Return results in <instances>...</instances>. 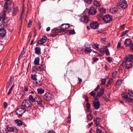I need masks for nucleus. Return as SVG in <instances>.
Returning <instances> with one entry per match:
<instances>
[{
    "label": "nucleus",
    "instance_id": "nucleus-38",
    "mask_svg": "<svg viewBox=\"0 0 133 133\" xmlns=\"http://www.w3.org/2000/svg\"><path fill=\"white\" fill-rule=\"evenodd\" d=\"M107 48H106L105 47L101 48L100 49V52L101 53H104L106 51V49Z\"/></svg>",
    "mask_w": 133,
    "mask_h": 133
},
{
    "label": "nucleus",
    "instance_id": "nucleus-61",
    "mask_svg": "<svg viewBox=\"0 0 133 133\" xmlns=\"http://www.w3.org/2000/svg\"><path fill=\"white\" fill-rule=\"evenodd\" d=\"M130 50L133 51V43L130 46Z\"/></svg>",
    "mask_w": 133,
    "mask_h": 133
},
{
    "label": "nucleus",
    "instance_id": "nucleus-36",
    "mask_svg": "<svg viewBox=\"0 0 133 133\" xmlns=\"http://www.w3.org/2000/svg\"><path fill=\"white\" fill-rule=\"evenodd\" d=\"M5 12H3L1 16L0 17V22L1 21L2 19L4 20L5 17Z\"/></svg>",
    "mask_w": 133,
    "mask_h": 133
},
{
    "label": "nucleus",
    "instance_id": "nucleus-53",
    "mask_svg": "<svg viewBox=\"0 0 133 133\" xmlns=\"http://www.w3.org/2000/svg\"><path fill=\"white\" fill-rule=\"evenodd\" d=\"M7 104L6 102H4L3 104L4 108H6L7 107Z\"/></svg>",
    "mask_w": 133,
    "mask_h": 133
},
{
    "label": "nucleus",
    "instance_id": "nucleus-62",
    "mask_svg": "<svg viewBox=\"0 0 133 133\" xmlns=\"http://www.w3.org/2000/svg\"><path fill=\"white\" fill-rule=\"evenodd\" d=\"M98 59H99L98 58H97L95 57V58H94V62H96V61L98 60Z\"/></svg>",
    "mask_w": 133,
    "mask_h": 133
},
{
    "label": "nucleus",
    "instance_id": "nucleus-7",
    "mask_svg": "<svg viewBox=\"0 0 133 133\" xmlns=\"http://www.w3.org/2000/svg\"><path fill=\"white\" fill-rule=\"evenodd\" d=\"M26 111V110L25 108H20L16 110V113L19 116H21Z\"/></svg>",
    "mask_w": 133,
    "mask_h": 133
},
{
    "label": "nucleus",
    "instance_id": "nucleus-9",
    "mask_svg": "<svg viewBox=\"0 0 133 133\" xmlns=\"http://www.w3.org/2000/svg\"><path fill=\"white\" fill-rule=\"evenodd\" d=\"M99 24L97 22H92L90 24L91 28L92 29H96L99 27Z\"/></svg>",
    "mask_w": 133,
    "mask_h": 133
},
{
    "label": "nucleus",
    "instance_id": "nucleus-52",
    "mask_svg": "<svg viewBox=\"0 0 133 133\" xmlns=\"http://www.w3.org/2000/svg\"><path fill=\"white\" fill-rule=\"evenodd\" d=\"M122 97L124 99H127L128 98V96L127 95H125L124 96H123L122 94Z\"/></svg>",
    "mask_w": 133,
    "mask_h": 133
},
{
    "label": "nucleus",
    "instance_id": "nucleus-10",
    "mask_svg": "<svg viewBox=\"0 0 133 133\" xmlns=\"http://www.w3.org/2000/svg\"><path fill=\"white\" fill-rule=\"evenodd\" d=\"M125 61L133 63V55L128 54L126 55L125 57Z\"/></svg>",
    "mask_w": 133,
    "mask_h": 133
},
{
    "label": "nucleus",
    "instance_id": "nucleus-35",
    "mask_svg": "<svg viewBox=\"0 0 133 133\" xmlns=\"http://www.w3.org/2000/svg\"><path fill=\"white\" fill-rule=\"evenodd\" d=\"M8 2H5V4H4V11L5 12L8 9ZM5 13V12H4Z\"/></svg>",
    "mask_w": 133,
    "mask_h": 133
},
{
    "label": "nucleus",
    "instance_id": "nucleus-30",
    "mask_svg": "<svg viewBox=\"0 0 133 133\" xmlns=\"http://www.w3.org/2000/svg\"><path fill=\"white\" fill-rule=\"evenodd\" d=\"M28 98L29 99V100L31 101L32 102H35V97L34 98L31 95H30L29 96Z\"/></svg>",
    "mask_w": 133,
    "mask_h": 133
},
{
    "label": "nucleus",
    "instance_id": "nucleus-34",
    "mask_svg": "<svg viewBox=\"0 0 133 133\" xmlns=\"http://www.w3.org/2000/svg\"><path fill=\"white\" fill-rule=\"evenodd\" d=\"M37 76L36 74L32 75L31 78L32 80L36 81L37 80Z\"/></svg>",
    "mask_w": 133,
    "mask_h": 133
},
{
    "label": "nucleus",
    "instance_id": "nucleus-14",
    "mask_svg": "<svg viewBox=\"0 0 133 133\" xmlns=\"http://www.w3.org/2000/svg\"><path fill=\"white\" fill-rule=\"evenodd\" d=\"M10 5L12 6V8H13V11H12V15L13 16H15L18 12V8H14L13 6L14 4L13 3L11 2L10 3Z\"/></svg>",
    "mask_w": 133,
    "mask_h": 133
},
{
    "label": "nucleus",
    "instance_id": "nucleus-41",
    "mask_svg": "<svg viewBox=\"0 0 133 133\" xmlns=\"http://www.w3.org/2000/svg\"><path fill=\"white\" fill-rule=\"evenodd\" d=\"M129 31L128 30H126L122 32L121 33V36H123L126 33H128Z\"/></svg>",
    "mask_w": 133,
    "mask_h": 133
},
{
    "label": "nucleus",
    "instance_id": "nucleus-26",
    "mask_svg": "<svg viewBox=\"0 0 133 133\" xmlns=\"http://www.w3.org/2000/svg\"><path fill=\"white\" fill-rule=\"evenodd\" d=\"M39 58L38 57H36L34 62V64L36 65H38L39 64Z\"/></svg>",
    "mask_w": 133,
    "mask_h": 133
},
{
    "label": "nucleus",
    "instance_id": "nucleus-12",
    "mask_svg": "<svg viewBox=\"0 0 133 133\" xmlns=\"http://www.w3.org/2000/svg\"><path fill=\"white\" fill-rule=\"evenodd\" d=\"M36 101L38 104H41L42 103V99L39 96L36 95L35 96V102Z\"/></svg>",
    "mask_w": 133,
    "mask_h": 133
},
{
    "label": "nucleus",
    "instance_id": "nucleus-27",
    "mask_svg": "<svg viewBox=\"0 0 133 133\" xmlns=\"http://www.w3.org/2000/svg\"><path fill=\"white\" fill-rule=\"evenodd\" d=\"M15 122L17 124V125L19 126H22L23 124L22 121L19 119H16L15 120Z\"/></svg>",
    "mask_w": 133,
    "mask_h": 133
},
{
    "label": "nucleus",
    "instance_id": "nucleus-32",
    "mask_svg": "<svg viewBox=\"0 0 133 133\" xmlns=\"http://www.w3.org/2000/svg\"><path fill=\"white\" fill-rule=\"evenodd\" d=\"M122 82L121 80H118L117 81L116 83V85L117 87L120 86L122 84Z\"/></svg>",
    "mask_w": 133,
    "mask_h": 133
},
{
    "label": "nucleus",
    "instance_id": "nucleus-54",
    "mask_svg": "<svg viewBox=\"0 0 133 133\" xmlns=\"http://www.w3.org/2000/svg\"><path fill=\"white\" fill-rule=\"evenodd\" d=\"M86 107H87V108H90V104L89 102H87V103Z\"/></svg>",
    "mask_w": 133,
    "mask_h": 133
},
{
    "label": "nucleus",
    "instance_id": "nucleus-50",
    "mask_svg": "<svg viewBox=\"0 0 133 133\" xmlns=\"http://www.w3.org/2000/svg\"><path fill=\"white\" fill-rule=\"evenodd\" d=\"M24 52L23 51H22L21 54L20 55L18 58V60L20 59L22 57L23 55Z\"/></svg>",
    "mask_w": 133,
    "mask_h": 133
},
{
    "label": "nucleus",
    "instance_id": "nucleus-58",
    "mask_svg": "<svg viewBox=\"0 0 133 133\" xmlns=\"http://www.w3.org/2000/svg\"><path fill=\"white\" fill-rule=\"evenodd\" d=\"M84 1L86 3H90L92 2V0H84Z\"/></svg>",
    "mask_w": 133,
    "mask_h": 133
},
{
    "label": "nucleus",
    "instance_id": "nucleus-57",
    "mask_svg": "<svg viewBox=\"0 0 133 133\" xmlns=\"http://www.w3.org/2000/svg\"><path fill=\"white\" fill-rule=\"evenodd\" d=\"M69 33L70 34H74L75 33L74 30H69Z\"/></svg>",
    "mask_w": 133,
    "mask_h": 133
},
{
    "label": "nucleus",
    "instance_id": "nucleus-46",
    "mask_svg": "<svg viewBox=\"0 0 133 133\" xmlns=\"http://www.w3.org/2000/svg\"><path fill=\"white\" fill-rule=\"evenodd\" d=\"M127 101L129 103L132 102L133 103V99L132 98H128L127 99Z\"/></svg>",
    "mask_w": 133,
    "mask_h": 133
},
{
    "label": "nucleus",
    "instance_id": "nucleus-17",
    "mask_svg": "<svg viewBox=\"0 0 133 133\" xmlns=\"http://www.w3.org/2000/svg\"><path fill=\"white\" fill-rule=\"evenodd\" d=\"M69 24H63L61 25V29L64 31L65 29H67L70 27Z\"/></svg>",
    "mask_w": 133,
    "mask_h": 133
},
{
    "label": "nucleus",
    "instance_id": "nucleus-37",
    "mask_svg": "<svg viewBox=\"0 0 133 133\" xmlns=\"http://www.w3.org/2000/svg\"><path fill=\"white\" fill-rule=\"evenodd\" d=\"M101 42L104 44H105L108 42L107 40L105 38H101Z\"/></svg>",
    "mask_w": 133,
    "mask_h": 133
},
{
    "label": "nucleus",
    "instance_id": "nucleus-33",
    "mask_svg": "<svg viewBox=\"0 0 133 133\" xmlns=\"http://www.w3.org/2000/svg\"><path fill=\"white\" fill-rule=\"evenodd\" d=\"M110 95V94L108 93L107 95L105 96L104 97L106 101H108L109 100Z\"/></svg>",
    "mask_w": 133,
    "mask_h": 133
},
{
    "label": "nucleus",
    "instance_id": "nucleus-60",
    "mask_svg": "<svg viewBox=\"0 0 133 133\" xmlns=\"http://www.w3.org/2000/svg\"><path fill=\"white\" fill-rule=\"evenodd\" d=\"M71 117L70 116H69L68 117V122L69 123H70V121H71Z\"/></svg>",
    "mask_w": 133,
    "mask_h": 133
},
{
    "label": "nucleus",
    "instance_id": "nucleus-23",
    "mask_svg": "<svg viewBox=\"0 0 133 133\" xmlns=\"http://www.w3.org/2000/svg\"><path fill=\"white\" fill-rule=\"evenodd\" d=\"M38 93L39 94H42L44 93V90L42 88H39L37 89Z\"/></svg>",
    "mask_w": 133,
    "mask_h": 133
},
{
    "label": "nucleus",
    "instance_id": "nucleus-56",
    "mask_svg": "<svg viewBox=\"0 0 133 133\" xmlns=\"http://www.w3.org/2000/svg\"><path fill=\"white\" fill-rule=\"evenodd\" d=\"M12 90V89H11V88L10 89L8 93V95H9L11 93Z\"/></svg>",
    "mask_w": 133,
    "mask_h": 133
},
{
    "label": "nucleus",
    "instance_id": "nucleus-8",
    "mask_svg": "<svg viewBox=\"0 0 133 133\" xmlns=\"http://www.w3.org/2000/svg\"><path fill=\"white\" fill-rule=\"evenodd\" d=\"M130 62L125 61L122 62V65L128 69H130L131 67L132 64Z\"/></svg>",
    "mask_w": 133,
    "mask_h": 133
},
{
    "label": "nucleus",
    "instance_id": "nucleus-22",
    "mask_svg": "<svg viewBox=\"0 0 133 133\" xmlns=\"http://www.w3.org/2000/svg\"><path fill=\"white\" fill-rule=\"evenodd\" d=\"M80 20L81 21L85 22H88L89 21L88 17L87 16L82 17L80 18Z\"/></svg>",
    "mask_w": 133,
    "mask_h": 133
},
{
    "label": "nucleus",
    "instance_id": "nucleus-5",
    "mask_svg": "<svg viewBox=\"0 0 133 133\" xmlns=\"http://www.w3.org/2000/svg\"><path fill=\"white\" fill-rule=\"evenodd\" d=\"M6 131L9 132H17L18 130L16 127H13L11 125L7 126L5 129Z\"/></svg>",
    "mask_w": 133,
    "mask_h": 133
},
{
    "label": "nucleus",
    "instance_id": "nucleus-20",
    "mask_svg": "<svg viewBox=\"0 0 133 133\" xmlns=\"http://www.w3.org/2000/svg\"><path fill=\"white\" fill-rule=\"evenodd\" d=\"M14 78L11 77L9 79L6 85L8 88L12 84V82Z\"/></svg>",
    "mask_w": 133,
    "mask_h": 133
},
{
    "label": "nucleus",
    "instance_id": "nucleus-24",
    "mask_svg": "<svg viewBox=\"0 0 133 133\" xmlns=\"http://www.w3.org/2000/svg\"><path fill=\"white\" fill-rule=\"evenodd\" d=\"M41 48L39 47H36L35 48V53L36 54L39 55L41 53Z\"/></svg>",
    "mask_w": 133,
    "mask_h": 133
},
{
    "label": "nucleus",
    "instance_id": "nucleus-16",
    "mask_svg": "<svg viewBox=\"0 0 133 133\" xmlns=\"http://www.w3.org/2000/svg\"><path fill=\"white\" fill-rule=\"evenodd\" d=\"M132 42V40L130 39L127 38L125 39L124 44L126 46H128L129 45H130Z\"/></svg>",
    "mask_w": 133,
    "mask_h": 133
},
{
    "label": "nucleus",
    "instance_id": "nucleus-45",
    "mask_svg": "<svg viewBox=\"0 0 133 133\" xmlns=\"http://www.w3.org/2000/svg\"><path fill=\"white\" fill-rule=\"evenodd\" d=\"M32 21L30 20H29V22L28 23V27H30L32 25Z\"/></svg>",
    "mask_w": 133,
    "mask_h": 133
},
{
    "label": "nucleus",
    "instance_id": "nucleus-11",
    "mask_svg": "<svg viewBox=\"0 0 133 133\" xmlns=\"http://www.w3.org/2000/svg\"><path fill=\"white\" fill-rule=\"evenodd\" d=\"M47 38L46 37H43L42 38L40 39L38 41V42L37 43L36 45L37 46H38L39 44H42L45 42H46Z\"/></svg>",
    "mask_w": 133,
    "mask_h": 133
},
{
    "label": "nucleus",
    "instance_id": "nucleus-15",
    "mask_svg": "<svg viewBox=\"0 0 133 133\" xmlns=\"http://www.w3.org/2000/svg\"><path fill=\"white\" fill-rule=\"evenodd\" d=\"M96 10L92 7H90L89 9L88 12L91 15H95L96 12Z\"/></svg>",
    "mask_w": 133,
    "mask_h": 133
},
{
    "label": "nucleus",
    "instance_id": "nucleus-47",
    "mask_svg": "<svg viewBox=\"0 0 133 133\" xmlns=\"http://www.w3.org/2000/svg\"><path fill=\"white\" fill-rule=\"evenodd\" d=\"M106 55H108L110 54L109 50L108 48L106 49V51H105Z\"/></svg>",
    "mask_w": 133,
    "mask_h": 133
},
{
    "label": "nucleus",
    "instance_id": "nucleus-63",
    "mask_svg": "<svg viewBox=\"0 0 133 133\" xmlns=\"http://www.w3.org/2000/svg\"><path fill=\"white\" fill-rule=\"evenodd\" d=\"M121 45V43H119L117 45V48H120Z\"/></svg>",
    "mask_w": 133,
    "mask_h": 133
},
{
    "label": "nucleus",
    "instance_id": "nucleus-42",
    "mask_svg": "<svg viewBox=\"0 0 133 133\" xmlns=\"http://www.w3.org/2000/svg\"><path fill=\"white\" fill-rule=\"evenodd\" d=\"M106 81L105 79H102L101 80V84L102 85H104L105 84Z\"/></svg>",
    "mask_w": 133,
    "mask_h": 133
},
{
    "label": "nucleus",
    "instance_id": "nucleus-2",
    "mask_svg": "<svg viewBox=\"0 0 133 133\" xmlns=\"http://www.w3.org/2000/svg\"><path fill=\"white\" fill-rule=\"evenodd\" d=\"M32 105L31 101L29 100H24L22 103V107L25 109L31 108Z\"/></svg>",
    "mask_w": 133,
    "mask_h": 133
},
{
    "label": "nucleus",
    "instance_id": "nucleus-28",
    "mask_svg": "<svg viewBox=\"0 0 133 133\" xmlns=\"http://www.w3.org/2000/svg\"><path fill=\"white\" fill-rule=\"evenodd\" d=\"M34 83L35 85L38 86H41L42 84V82L41 81H39L38 82L36 81L34 82Z\"/></svg>",
    "mask_w": 133,
    "mask_h": 133
},
{
    "label": "nucleus",
    "instance_id": "nucleus-43",
    "mask_svg": "<svg viewBox=\"0 0 133 133\" xmlns=\"http://www.w3.org/2000/svg\"><path fill=\"white\" fill-rule=\"evenodd\" d=\"M63 31L62 29H57L55 30V32L56 33L60 32H62Z\"/></svg>",
    "mask_w": 133,
    "mask_h": 133
},
{
    "label": "nucleus",
    "instance_id": "nucleus-40",
    "mask_svg": "<svg viewBox=\"0 0 133 133\" xmlns=\"http://www.w3.org/2000/svg\"><path fill=\"white\" fill-rule=\"evenodd\" d=\"M113 81V79L112 78H110L109 80V81L107 83V85H110L112 83Z\"/></svg>",
    "mask_w": 133,
    "mask_h": 133
},
{
    "label": "nucleus",
    "instance_id": "nucleus-64",
    "mask_svg": "<svg viewBox=\"0 0 133 133\" xmlns=\"http://www.w3.org/2000/svg\"><path fill=\"white\" fill-rule=\"evenodd\" d=\"M110 43H109L107 44V46H105V48H107V47H110Z\"/></svg>",
    "mask_w": 133,
    "mask_h": 133
},
{
    "label": "nucleus",
    "instance_id": "nucleus-49",
    "mask_svg": "<svg viewBox=\"0 0 133 133\" xmlns=\"http://www.w3.org/2000/svg\"><path fill=\"white\" fill-rule=\"evenodd\" d=\"M117 72L116 71H115L113 72L112 74V76L113 78H115L116 77V75L117 74Z\"/></svg>",
    "mask_w": 133,
    "mask_h": 133
},
{
    "label": "nucleus",
    "instance_id": "nucleus-21",
    "mask_svg": "<svg viewBox=\"0 0 133 133\" xmlns=\"http://www.w3.org/2000/svg\"><path fill=\"white\" fill-rule=\"evenodd\" d=\"M35 69L39 71H42L44 70V66L41 65L40 66L35 67Z\"/></svg>",
    "mask_w": 133,
    "mask_h": 133
},
{
    "label": "nucleus",
    "instance_id": "nucleus-29",
    "mask_svg": "<svg viewBox=\"0 0 133 133\" xmlns=\"http://www.w3.org/2000/svg\"><path fill=\"white\" fill-rule=\"evenodd\" d=\"M94 4L95 6L97 7H99L101 5V3L99 2L96 1L94 2Z\"/></svg>",
    "mask_w": 133,
    "mask_h": 133
},
{
    "label": "nucleus",
    "instance_id": "nucleus-13",
    "mask_svg": "<svg viewBox=\"0 0 133 133\" xmlns=\"http://www.w3.org/2000/svg\"><path fill=\"white\" fill-rule=\"evenodd\" d=\"M91 46L92 45L91 44H90L88 45L87 44H86L85 45V49L84 51L88 52H91L92 50L90 48L91 47Z\"/></svg>",
    "mask_w": 133,
    "mask_h": 133
},
{
    "label": "nucleus",
    "instance_id": "nucleus-44",
    "mask_svg": "<svg viewBox=\"0 0 133 133\" xmlns=\"http://www.w3.org/2000/svg\"><path fill=\"white\" fill-rule=\"evenodd\" d=\"M128 94L130 96L133 97V92L131 90H128Z\"/></svg>",
    "mask_w": 133,
    "mask_h": 133
},
{
    "label": "nucleus",
    "instance_id": "nucleus-59",
    "mask_svg": "<svg viewBox=\"0 0 133 133\" xmlns=\"http://www.w3.org/2000/svg\"><path fill=\"white\" fill-rule=\"evenodd\" d=\"M99 88V85H98L97 86V87L95 89V90H94L96 91H97L98 89Z\"/></svg>",
    "mask_w": 133,
    "mask_h": 133
},
{
    "label": "nucleus",
    "instance_id": "nucleus-1",
    "mask_svg": "<svg viewBox=\"0 0 133 133\" xmlns=\"http://www.w3.org/2000/svg\"><path fill=\"white\" fill-rule=\"evenodd\" d=\"M97 17L99 20H100V18H101L106 23H109L112 19V17L108 15H106L103 17L102 15H100Z\"/></svg>",
    "mask_w": 133,
    "mask_h": 133
},
{
    "label": "nucleus",
    "instance_id": "nucleus-51",
    "mask_svg": "<svg viewBox=\"0 0 133 133\" xmlns=\"http://www.w3.org/2000/svg\"><path fill=\"white\" fill-rule=\"evenodd\" d=\"M90 94L91 95L94 97L95 95L96 94L93 91H92L90 93Z\"/></svg>",
    "mask_w": 133,
    "mask_h": 133
},
{
    "label": "nucleus",
    "instance_id": "nucleus-39",
    "mask_svg": "<svg viewBox=\"0 0 133 133\" xmlns=\"http://www.w3.org/2000/svg\"><path fill=\"white\" fill-rule=\"evenodd\" d=\"M99 12L101 13H104L106 12V9L104 8H101L99 9Z\"/></svg>",
    "mask_w": 133,
    "mask_h": 133
},
{
    "label": "nucleus",
    "instance_id": "nucleus-19",
    "mask_svg": "<svg viewBox=\"0 0 133 133\" xmlns=\"http://www.w3.org/2000/svg\"><path fill=\"white\" fill-rule=\"evenodd\" d=\"M104 89H102L100 90L98 93L96 97L97 98H98L102 96L104 94Z\"/></svg>",
    "mask_w": 133,
    "mask_h": 133
},
{
    "label": "nucleus",
    "instance_id": "nucleus-55",
    "mask_svg": "<svg viewBox=\"0 0 133 133\" xmlns=\"http://www.w3.org/2000/svg\"><path fill=\"white\" fill-rule=\"evenodd\" d=\"M108 61L109 62H111L112 61V59L110 57H108L107 58Z\"/></svg>",
    "mask_w": 133,
    "mask_h": 133
},
{
    "label": "nucleus",
    "instance_id": "nucleus-48",
    "mask_svg": "<svg viewBox=\"0 0 133 133\" xmlns=\"http://www.w3.org/2000/svg\"><path fill=\"white\" fill-rule=\"evenodd\" d=\"M96 133H102V131L101 129L97 128L96 130Z\"/></svg>",
    "mask_w": 133,
    "mask_h": 133
},
{
    "label": "nucleus",
    "instance_id": "nucleus-6",
    "mask_svg": "<svg viewBox=\"0 0 133 133\" xmlns=\"http://www.w3.org/2000/svg\"><path fill=\"white\" fill-rule=\"evenodd\" d=\"M100 106V103L98 98L95 99L93 102V106L95 109H99Z\"/></svg>",
    "mask_w": 133,
    "mask_h": 133
},
{
    "label": "nucleus",
    "instance_id": "nucleus-4",
    "mask_svg": "<svg viewBox=\"0 0 133 133\" xmlns=\"http://www.w3.org/2000/svg\"><path fill=\"white\" fill-rule=\"evenodd\" d=\"M127 6V3L125 0H120L117 4V6L118 7V8L125 9Z\"/></svg>",
    "mask_w": 133,
    "mask_h": 133
},
{
    "label": "nucleus",
    "instance_id": "nucleus-25",
    "mask_svg": "<svg viewBox=\"0 0 133 133\" xmlns=\"http://www.w3.org/2000/svg\"><path fill=\"white\" fill-rule=\"evenodd\" d=\"M100 120V119L98 118H96V120H94V122L96 125V127L98 125Z\"/></svg>",
    "mask_w": 133,
    "mask_h": 133
},
{
    "label": "nucleus",
    "instance_id": "nucleus-3",
    "mask_svg": "<svg viewBox=\"0 0 133 133\" xmlns=\"http://www.w3.org/2000/svg\"><path fill=\"white\" fill-rule=\"evenodd\" d=\"M54 96L49 93H46L43 96V99L45 101L49 102L53 99Z\"/></svg>",
    "mask_w": 133,
    "mask_h": 133
},
{
    "label": "nucleus",
    "instance_id": "nucleus-18",
    "mask_svg": "<svg viewBox=\"0 0 133 133\" xmlns=\"http://www.w3.org/2000/svg\"><path fill=\"white\" fill-rule=\"evenodd\" d=\"M6 34V30L4 29H2L0 30V36L4 37Z\"/></svg>",
    "mask_w": 133,
    "mask_h": 133
},
{
    "label": "nucleus",
    "instance_id": "nucleus-31",
    "mask_svg": "<svg viewBox=\"0 0 133 133\" xmlns=\"http://www.w3.org/2000/svg\"><path fill=\"white\" fill-rule=\"evenodd\" d=\"M88 120L90 121L93 119V116L90 113L88 114L87 116Z\"/></svg>",
    "mask_w": 133,
    "mask_h": 133
}]
</instances>
